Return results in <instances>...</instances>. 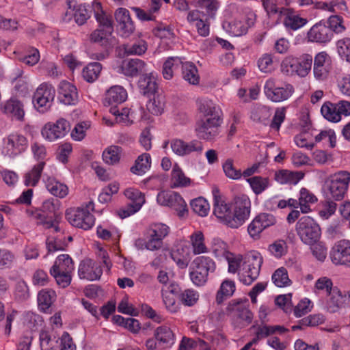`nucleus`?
Instances as JSON below:
<instances>
[{
  "mask_svg": "<svg viewBox=\"0 0 350 350\" xmlns=\"http://www.w3.org/2000/svg\"><path fill=\"white\" fill-rule=\"evenodd\" d=\"M225 175L230 179L239 180L242 177V172L237 169L234 165V160L231 158L227 159L222 165Z\"/></svg>",
  "mask_w": 350,
  "mask_h": 350,
  "instance_id": "obj_52",
  "label": "nucleus"
},
{
  "mask_svg": "<svg viewBox=\"0 0 350 350\" xmlns=\"http://www.w3.org/2000/svg\"><path fill=\"white\" fill-rule=\"evenodd\" d=\"M330 296L327 301V309L334 313L339 309L350 306V291L344 295L336 287L328 293Z\"/></svg>",
  "mask_w": 350,
  "mask_h": 350,
  "instance_id": "obj_22",
  "label": "nucleus"
},
{
  "mask_svg": "<svg viewBox=\"0 0 350 350\" xmlns=\"http://www.w3.org/2000/svg\"><path fill=\"white\" fill-rule=\"evenodd\" d=\"M234 211L232 213L231 228H237L247 220L250 214L251 202L246 195L237 196L234 199Z\"/></svg>",
  "mask_w": 350,
  "mask_h": 350,
  "instance_id": "obj_12",
  "label": "nucleus"
},
{
  "mask_svg": "<svg viewBox=\"0 0 350 350\" xmlns=\"http://www.w3.org/2000/svg\"><path fill=\"white\" fill-rule=\"evenodd\" d=\"M146 64L138 58L124 60L120 66L122 72L126 77H134L146 71Z\"/></svg>",
  "mask_w": 350,
  "mask_h": 350,
  "instance_id": "obj_23",
  "label": "nucleus"
},
{
  "mask_svg": "<svg viewBox=\"0 0 350 350\" xmlns=\"http://www.w3.org/2000/svg\"><path fill=\"white\" fill-rule=\"evenodd\" d=\"M5 154L10 157H13L25 150L27 140L23 135L12 133L5 139Z\"/></svg>",
  "mask_w": 350,
  "mask_h": 350,
  "instance_id": "obj_19",
  "label": "nucleus"
},
{
  "mask_svg": "<svg viewBox=\"0 0 350 350\" xmlns=\"http://www.w3.org/2000/svg\"><path fill=\"white\" fill-rule=\"evenodd\" d=\"M192 271L189 275L192 282L198 286H204L208 280V273L215 270L213 260L207 256H198L192 262Z\"/></svg>",
  "mask_w": 350,
  "mask_h": 350,
  "instance_id": "obj_7",
  "label": "nucleus"
},
{
  "mask_svg": "<svg viewBox=\"0 0 350 350\" xmlns=\"http://www.w3.org/2000/svg\"><path fill=\"white\" fill-rule=\"evenodd\" d=\"M94 211V202L90 201L85 207L81 206L76 209L67 210L66 217L68 222L73 226L83 230L90 229L94 224V217L90 213Z\"/></svg>",
  "mask_w": 350,
  "mask_h": 350,
  "instance_id": "obj_8",
  "label": "nucleus"
},
{
  "mask_svg": "<svg viewBox=\"0 0 350 350\" xmlns=\"http://www.w3.org/2000/svg\"><path fill=\"white\" fill-rule=\"evenodd\" d=\"M262 4L269 15L278 14L280 16H282V15H288L289 13L288 8L278 7L276 0H262Z\"/></svg>",
  "mask_w": 350,
  "mask_h": 350,
  "instance_id": "obj_49",
  "label": "nucleus"
},
{
  "mask_svg": "<svg viewBox=\"0 0 350 350\" xmlns=\"http://www.w3.org/2000/svg\"><path fill=\"white\" fill-rule=\"evenodd\" d=\"M157 200L159 204L173 208L180 217L185 216L188 212L185 201L176 192H159L157 195Z\"/></svg>",
  "mask_w": 350,
  "mask_h": 350,
  "instance_id": "obj_11",
  "label": "nucleus"
},
{
  "mask_svg": "<svg viewBox=\"0 0 350 350\" xmlns=\"http://www.w3.org/2000/svg\"><path fill=\"white\" fill-rule=\"evenodd\" d=\"M281 70L283 73L288 75H297V57L293 56L286 57L281 63Z\"/></svg>",
  "mask_w": 350,
  "mask_h": 350,
  "instance_id": "obj_56",
  "label": "nucleus"
},
{
  "mask_svg": "<svg viewBox=\"0 0 350 350\" xmlns=\"http://www.w3.org/2000/svg\"><path fill=\"white\" fill-rule=\"evenodd\" d=\"M171 180L173 185L172 187H187L190 185L191 182V179L185 176L177 163H175L173 166Z\"/></svg>",
  "mask_w": 350,
  "mask_h": 350,
  "instance_id": "obj_35",
  "label": "nucleus"
},
{
  "mask_svg": "<svg viewBox=\"0 0 350 350\" xmlns=\"http://www.w3.org/2000/svg\"><path fill=\"white\" fill-rule=\"evenodd\" d=\"M332 36V29L321 23L314 25L308 32V37L312 41L320 43L330 41Z\"/></svg>",
  "mask_w": 350,
  "mask_h": 350,
  "instance_id": "obj_24",
  "label": "nucleus"
},
{
  "mask_svg": "<svg viewBox=\"0 0 350 350\" xmlns=\"http://www.w3.org/2000/svg\"><path fill=\"white\" fill-rule=\"evenodd\" d=\"M198 109L203 117L196 123V135L199 139L212 141L219 133V127L222 122L221 111L210 100H200Z\"/></svg>",
  "mask_w": 350,
  "mask_h": 350,
  "instance_id": "obj_1",
  "label": "nucleus"
},
{
  "mask_svg": "<svg viewBox=\"0 0 350 350\" xmlns=\"http://www.w3.org/2000/svg\"><path fill=\"white\" fill-rule=\"evenodd\" d=\"M70 125L64 118H59L55 122L46 123L41 130L42 136L49 142H55L64 137L70 131Z\"/></svg>",
  "mask_w": 350,
  "mask_h": 350,
  "instance_id": "obj_10",
  "label": "nucleus"
},
{
  "mask_svg": "<svg viewBox=\"0 0 350 350\" xmlns=\"http://www.w3.org/2000/svg\"><path fill=\"white\" fill-rule=\"evenodd\" d=\"M56 299V293L52 289H42L38 294L39 308L44 312H47Z\"/></svg>",
  "mask_w": 350,
  "mask_h": 350,
  "instance_id": "obj_32",
  "label": "nucleus"
},
{
  "mask_svg": "<svg viewBox=\"0 0 350 350\" xmlns=\"http://www.w3.org/2000/svg\"><path fill=\"white\" fill-rule=\"evenodd\" d=\"M138 86L141 94L148 97L154 95L157 90L156 80L152 74L142 75L139 79Z\"/></svg>",
  "mask_w": 350,
  "mask_h": 350,
  "instance_id": "obj_30",
  "label": "nucleus"
},
{
  "mask_svg": "<svg viewBox=\"0 0 350 350\" xmlns=\"http://www.w3.org/2000/svg\"><path fill=\"white\" fill-rule=\"evenodd\" d=\"M287 245L284 240L275 241L269 246L270 252L277 258H280L286 253Z\"/></svg>",
  "mask_w": 350,
  "mask_h": 350,
  "instance_id": "obj_62",
  "label": "nucleus"
},
{
  "mask_svg": "<svg viewBox=\"0 0 350 350\" xmlns=\"http://www.w3.org/2000/svg\"><path fill=\"white\" fill-rule=\"evenodd\" d=\"M44 165L45 163L44 161H41L34 165L31 171L25 174L24 182L26 186L34 187L37 185L40 180Z\"/></svg>",
  "mask_w": 350,
  "mask_h": 350,
  "instance_id": "obj_43",
  "label": "nucleus"
},
{
  "mask_svg": "<svg viewBox=\"0 0 350 350\" xmlns=\"http://www.w3.org/2000/svg\"><path fill=\"white\" fill-rule=\"evenodd\" d=\"M169 227L161 223L153 224L148 231V240L146 249L149 250H157L159 249L163 243V239L168 234Z\"/></svg>",
  "mask_w": 350,
  "mask_h": 350,
  "instance_id": "obj_16",
  "label": "nucleus"
},
{
  "mask_svg": "<svg viewBox=\"0 0 350 350\" xmlns=\"http://www.w3.org/2000/svg\"><path fill=\"white\" fill-rule=\"evenodd\" d=\"M190 238L195 254L206 252V247L204 243V235L202 232H195L191 235Z\"/></svg>",
  "mask_w": 350,
  "mask_h": 350,
  "instance_id": "obj_54",
  "label": "nucleus"
},
{
  "mask_svg": "<svg viewBox=\"0 0 350 350\" xmlns=\"http://www.w3.org/2000/svg\"><path fill=\"white\" fill-rule=\"evenodd\" d=\"M215 246L214 247V252L219 254H226V258L228 262V271L230 273H236L241 267L243 262V257L238 256L235 258H230L229 255L232 254L226 250V244L219 240L215 241Z\"/></svg>",
  "mask_w": 350,
  "mask_h": 350,
  "instance_id": "obj_25",
  "label": "nucleus"
},
{
  "mask_svg": "<svg viewBox=\"0 0 350 350\" xmlns=\"http://www.w3.org/2000/svg\"><path fill=\"white\" fill-rule=\"evenodd\" d=\"M102 273L100 266L91 259L83 260L79 264L78 275L80 279L93 281L100 279Z\"/></svg>",
  "mask_w": 350,
  "mask_h": 350,
  "instance_id": "obj_20",
  "label": "nucleus"
},
{
  "mask_svg": "<svg viewBox=\"0 0 350 350\" xmlns=\"http://www.w3.org/2000/svg\"><path fill=\"white\" fill-rule=\"evenodd\" d=\"M295 231L301 242L308 245L317 243L321 234L319 225L310 216H303L299 219L295 225Z\"/></svg>",
  "mask_w": 350,
  "mask_h": 350,
  "instance_id": "obj_3",
  "label": "nucleus"
},
{
  "mask_svg": "<svg viewBox=\"0 0 350 350\" xmlns=\"http://www.w3.org/2000/svg\"><path fill=\"white\" fill-rule=\"evenodd\" d=\"M272 280L275 285L278 287L287 286L291 283L288 278L287 270L284 267H280L275 271L272 275Z\"/></svg>",
  "mask_w": 350,
  "mask_h": 350,
  "instance_id": "obj_53",
  "label": "nucleus"
},
{
  "mask_svg": "<svg viewBox=\"0 0 350 350\" xmlns=\"http://www.w3.org/2000/svg\"><path fill=\"white\" fill-rule=\"evenodd\" d=\"M165 98L162 95H154V98L150 99L147 103V109L152 114L155 116L161 115L164 110Z\"/></svg>",
  "mask_w": 350,
  "mask_h": 350,
  "instance_id": "obj_48",
  "label": "nucleus"
},
{
  "mask_svg": "<svg viewBox=\"0 0 350 350\" xmlns=\"http://www.w3.org/2000/svg\"><path fill=\"white\" fill-rule=\"evenodd\" d=\"M270 116L269 110L266 107H257L253 110L251 114V118L257 122L267 124V121Z\"/></svg>",
  "mask_w": 350,
  "mask_h": 350,
  "instance_id": "obj_61",
  "label": "nucleus"
},
{
  "mask_svg": "<svg viewBox=\"0 0 350 350\" xmlns=\"http://www.w3.org/2000/svg\"><path fill=\"white\" fill-rule=\"evenodd\" d=\"M125 196L132 200L135 203V207L140 208L142 204L145 202L144 195L137 189H127L124 191Z\"/></svg>",
  "mask_w": 350,
  "mask_h": 350,
  "instance_id": "obj_58",
  "label": "nucleus"
},
{
  "mask_svg": "<svg viewBox=\"0 0 350 350\" xmlns=\"http://www.w3.org/2000/svg\"><path fill=\"white\" fill-rule=\"evenodd\" d=\"M262 263V258L258 253L247 254L239 271L240 281L245 285H250L258 277Z\"/></svg>",
  "mask_w": 350,
  "mask_h": 350,
  "instance_id": "obj_5",
  "label": "nucleus"
},
{
  "mask_svg": "<svg viewBox=\"0 0 350 350\" xmlns=\"http://www.w3.org/2000/svg\"><path fill=\"white\" fill-rule=\"evenodd\" d=\"M291 10H289V13L288 15H284L286 16L284 24L286 27H290L293 30H296L302 26H304L306 23V20L301 18L298 16H291Z\"/></svg>",
  "mask_w": 350,
  "mask_h": 350,
  "instance_id": "obj_63",
  "label": "nucleus"
},
{
  "mask_svg": "<svg viewBox=\"0 0 350 350\" xmlns=\"http://www.w3.org/2000/svg\"><path fill=\"white\" fill-rule=\"evenodd\" d=\"M304 175L305 174L301 171L280 170L275 172L274 179L282 185H296L304 177Z\"/></svg>",
  "mask_w": 350,
  "mask_h": 350,
  "instance_id": "obj_26",
  "label": "nucleus"
},
{
  "mask_svg": "<svg viewBox=\"0 0 350 350\" xmlns=\"http://www.w3.org/2000/svg\"><path fill=\"white\" fill-rule=\"evenodd\" d=\"M183 78L190 84L196 85L199 83L200 77L196 66L191 62L182 64Z\"/></svg>",
  "mask_w": 350,
  "mask_h": 350,
  "instance_id": "obj_38",
  "label": "nucleus"
},
{
  "mask_svg": "<svg viewBox=\"0 0 350 350\" xmlns=\"http://www.w3.org/2000/svg\"><path fill=\"white\" fill-rule=\"evenodd\" d=\"M170 147L172 152L179 157H186L192 153L201 154L204 150L202 142L198 139L187 142L181 139H172L170 141Z\"/></svg>",
  "mask_w": 350,
  "mask_h": 350,
  "instance_id": "obj_14",
  "label": "nucleus"
},
{
  "mask_svg": "<svg viewBox=\"0 0 350 350\" xmlns=\"http://www.w3.org/2000/svg\"><path fill=\"white\" fill-rule=\"evenodd\" d=\"M321 112L323 116L330 122H338L341 119L336 105L331 102H325L321 107Z\"/></svg>",
  "mask_w": 350,
  "mask_h": 350,
  "instance_id": "obj_47",
  "label": "nucleus"
},
{
  "mask_svg": "<svg viewBox=\"0 0 350 350\" xmlns=\"http://www.w3.org/2000/svg\"><path fill=\"white\" fill-rule=\"evenodd\" d=\"M313 58L310 54H302L297 58V75L304 77L310 72Z\"/></svg>",
  "mask_w": 350,
  "mask_h": 350,
  "instance_id": "obj_44",
  "label": "nucleus"
},
{
  "mask_svg": "<svg viewBox=\"0 0 350 350\" xmlns=\"http://www.w3.org/2000/svg\"><path fill=\"white\" fill-rule=\"evenodd\" d=\"M55 95V88L49 83L40 84L33 96L35 108L41 113L46 112L51 108Z\"/></svg>",
  "mask_w": 350,
  "mask_h": 350,
  "instance_id": "obj_9",
  "label": "nucleus"
},
{
  "mask_svg": "<svg viewBox=\"0 0 350 350\" xmlns=\"http://www.w3.org/2000/svg\"><path fill=\"white\" fill-rule=\"evenodd\" d=\"M3 111L7 114L12 115L18 120L22 121L24 119L23 103L16 98H11L6 101L3 106Z\"/></svg>",
  "mask_w": 350,
  "mask_h": 350,
  "instance_id": "obj_28",
  "label": "nucleus"
},
{
  "mask_svg": "<svg viewBox=\"0 0 350 350\" xmlns=\"http://www.w3.org/2000/svg\"><path fill=\"white\" fill-rule=\"evenodd\" d=\"M199 295L197 291L192 289H186L180 295L181 302L188 306L194 305L198 300Z\"/></svg>",
  "mask_w": 350,
  "mask_h": 350,
  "instance_id": "obj_60",
  "label": "nucleus"
},
{
  "mask_svg": "<svg viewBox=\"0 0 350 350\" xmlns=\"http://www.w3.org/2000/svg\"><path fill=\"white\" fill-rule=\"evenodd\" d=\"M214 215L224 224L231 228L232 221V212L230 206L226 202L224 196H221L218 190L213 191Z\"/></svg>",
  "mask_w": 350,
  "mask_h": 350,
  "instance_id": "obj_15",
  "label": "nucleus"
},
{
  "mask_svg": "<svg viewBox=\"0 0 350 350\" xmlns=\"http://www.w3.org/2000/svg\"><path fill=\"white\" fill-rule=\"evenodd\" d=\"M190 206L194 213L202 217L207 215L210 208L209 204L202 197L192 200Z\"/></svg>",
  "mask_w": 350,
  "mask_h": 350,
  "instance_id": "obj_50",
  "label": "nucleus"
},
{
  "mask_svg": "<svg viewBox=\"0 0 350 350\" xmlns=\"http://www.w3.org/2000/svg\"><path fill=\"white\" fill-rule=\"evenodd\" d=\"M92 10L99 26L90 34V41L98 43L106 49L114 46L116 44V40L112 35L113 27L111 16L104 12L99 2L94 1L92 4Z\"/></svg>",
  "mask_w": 350,
  "mask_h": 350,
  "instance_id": "obj_2",
  "label": "nucleus"
},
{
  "mask_svg": "<svg viewBox=\"0 0 350 350\" xmlns=\"http://www.w3.org/2000/svg\"><path fill=\"white\" fill-rule=\"evenodd\" d=\"M154 336L159 343L166 345L167 347H171L174 343V334L167 326L157 327L154 331Z\"/></svg>",
  "mask_w": 350,
  "mask_h": 350,
  "instance_id": "obj_36",
  "label": "nucleus"
},
{
  "mask_svg": "<svg viewBox=\"0 0 350 350\" xmlns=\"http://www.w3.org/2000/svg\"><path fill=\"white\" fill-rule=\"evenodd\" d=\"M74 270V264L68 254H61L55 260L50 272L61 271V273H72Z\"/></svg>",
  "mask_w": 350,
  "mask_h": 350,
  "instance_id": "obj_33",
  "label": "nucleus"
},
{
  "mask_svg": "<svg viewBox=\"0 0 350 350\" xmlns=\"http://www.w3.org/2000/svg\"><path fill=\"white\" fill-rule=\"evenodd\" d=\"M122 148L118 146H111L103 152L104 162L109 165H115L119 163Z\"/></svg>",
  "mask_w": 350,
  "mask_h": 350,
  "instance_id": "obj_45",
  "label": "nucleus"
},
{
  "mask_svg": "<svg viewBox=\"0 0 350 350\" xmlns=\"http://www.w3.org/2000/svg\"><path fill=\"white\" fill-rule=\"evenodd\" d=\"M48 191L56 197L63 198L68 193V188L65 185L53 178H49L46 183Z\"/></svg>",
  "mask_w": 350,
  "mask_h": 350,
  "instance_id": "obj_39",
  "label": "nucleus"
},
{
  "mask_svg": "<svg viewBox=\"0 0 350 350\" xmlns=\"http://www.w3.org/2000/svg\"><path fill=\"white\" fill-rule=\"evenodd\" d=\"M256 195L262 193L269 186V179L267 177L255 176L246 179Z\"/></svg>",
  "mask_w": 350,
  "mask_h": 350,
  "instance_id": "obj_40",
  "label": "nucleus"
},
{
  "mask_svg": "<svg viewBox=\"0 0 350 350\" xmlns=\"http://www.w3.org/2000/svg\"><path fill=\"white\" fill-rule=\"evenodd\" d=\"M338 54L350 62V38H344L337 42Z\"/></svg>",
  "mask_w": 350,
  "mask_h": 350,
  "instance_id": "obj_64",
  "label": "nucleus"
},
{
  "mask_svg": "<svg viewBox=\"0 0 350 350\" xmlns=\"http://www.w3.org/2000/svg\"><path fill=\"white\" fill-rule=\"evenodd\" d=\"M151 165L150 155L144 153L138 157L135 161V165L131 167V171L135 174L141 175L144 174Z\"/></svg>",
  "mask_w": 350,
  "mask_h": 350,
  "instance_id": "obj_42",
  "label": "nucleus"
},
{
  "mask_svg": "<svg viewBox=\"0 0 350 350\" xmlns=\"http://www.w3.org/2000/svg\"><path fill=\"white\" fill-rule=\"evenodd\" d=\"M181 62L178 57H169L163 64V75L165 79H171L173 77V69Z\"/></svg>",
  "mask_w": 350,
  "mask_h": 350,
  "instance_id": "obj_59",
  "label": "nucleus"
},
{
  "mask_svg": "<svg viewBox=\"0 0 350 350\" xmlns=\"http://www.w3.org/2000/svg\"><path fill=\"white\" fill-rule=\"evenodd\" d=\"M329 256L334 264L348 266L350 262V241L343 239L336 242Z\"/></svg>",
  "mask_w": 350,
  "mask_h": 350,
  "instance_id": "obj_17",
  "label": "nucleus"
},
{
  "mask_svg": "<svg viewBox=\"0 0 350 350\" xmlns=\"http://www.w3.org/2000/svg\"><path fill=\"white\" fill-rule=\"evenodd\" d=\"M349 182L350 173L347 171H340L330 176L325 183L327 197L335 200H342Z\"/></svg>",
  "mask_w": 350,
  "mask_h": 350,
  "instance_id": "obj_4",
  "label": "nucleus"
},
{
  "mask_svg": "<svg viewBox=\"0 0 350 350\" xmlns=\"http://www.w3.org/2000/svg\"><path fill=\"white\" fill-rule=\"evenodd\" d=\"M29 289L27 283L23 280L18 281L14 286V297L17 301L23 302L29 299Z\"/></svg>",
  "mask_w": 350,
  "mask_h": 350,
  "instance_id": "obj_51",
  "label": "nucleus"
},
{
  "mask_svg": "<svg viewBox=\"0 0 350 350\" xmlns=\"http://www.w3.org/2000/svg\"><path fill=\"white\" fill-rule=\"evenodd\" d=\"M299 198L301 211L303 213H309L311 209L308 204L314 203L317 201L316 196L306 188H301Z\"/></svg>",
  "mask_w": 350,
  "mask_h": 350,
  "instance_id": "obj_46",
  "label": "nucleus"
},
{
  "mask_svg": "<svg viewBox=\"0 0 350 350\" xmlns=\"http://www.w3.org/2000/svg\"><path fill=\"white\" fill-rule=\"evenodd\" d=\"M172 258L177 265L184 269L187 267L189 260V247L187 245L180 244L170 253Z\"/></svg>",
  "mask_w": 350,
  "mask_h": 350,
  "instance_id": "obj_31",
  "label": "nucleus"
},
{
  "mask_svg": "<svg viewBox=\"0 0 350 350\" xmlns=\"http://www.w3.org/2000/svg\"><path fill=\"white\" fill-rule=\"evenodd\" d=\"M91 10H88L85 5H79L73 13H70V18L73 16L75 22L79 25H83L90 17Z\"/></svg>",
  "mask_w": 350,
  "mask_h": 350,
  "instance_id": "obj_55",
  "label": "nucleus"
},
{
  "mask_svg": "<svg viewBox=\"0 0 350 350\" xmlns=\"http://www.w3.org/2000/svg\"><path fill=\"white\" fill-rule=\"evenodd\" d=\"M247 298L231 300L226 308L228 314L238 327H244L252 323L253 314L247 308Z\"/></svg>",
  "mask_w": 350,
  "mask_h": 350,
  "instance_id": "obj_6",
  "label": "nucleus"
},
{
  "mask_svg": "<svg viewBox=\"0 0 350 350\" xmlns=\"http://www.w3.org/2000/svg\"><path fill=\"white\" fill-rule=\"evenodd\" d=\"M27 213L36 220L37 225H41L46 229L54 228L55 232L59 231V228L54 224L52 215H46L40 208L36 210H27Z\"/></svg>",
  "mask_w": 350,
  "mask_h": 350,
  "instance_id": "obj_29",
  "label": "nucleus"
},
{
  "mask_svg": "<svg viewBox=\"0 0 350 350\" xmlns=\"http://www.w3.org/2000/svg\"><path fill=\"white\" fill-rule=\"evenodd\" d=\"M235 289V284L232 280H225L223 281L216 295L217 304H221L224 300L232 296Z\"/></svg>",
  "mask_w": 350,
  "mask_h": 350,
  "instance_id": "obj_34",
  "label": "nucleus"
},
{
  "mask_svg": "<svg viewBox=\"0 0 350 350\" xmlns=\"http://www.w3.org/2000/svg\"><path fill=\"white\" fill-rule=\"evenodd\" d=\"M102 70V65L98 62H92L88 64L82 71L83 79L88 83H92L96 81Z\"/></svg>",
  "mask_w": 350,
  "mask_h": 350,
  "instance_id": "obj_41",
  "label": "nucleus"
},
{
  "mask_svg": "<svg viewBox=\"0 0 350 350\" xmlns=\"http://www.w3.org/2000/svg\"><path fill=\"white\" fill-rule=\"evenodd\" d=\"M148 46L144 40L131 44H124L120 46L124 55H142L147 51Z\"/></svg>",
  "mask_w": 350,
  "mask_h": 350,
  "instance_id": "obj_37",
  "label": "nucleus"
},
{
  "mask_svg": "<svg viewBox=\"0 0 350 350\" xmlns=\"http://www.w3.org/2000/svg\"><path fill=\"white\" fill-rule=\"evenodd\" d=\"M331 57L326 52L317 53L314 58L313 72L317 80L327 79L330 70Z\"/></svg>",
  "mask_w": 350,
  "mask_h": 350,
  "instance_id": "obj_18",
  "label": "nucleus"
},
{
  "mask_svg": "<svg viewBox=\"0 0 350 350\" xmlns=\"http://www.w3.org/2000/svg\"><path fill=\"white\" fill-rule=\"evenodd\" d=\"M58 99L66 105H74L78 101L77 89L72 83L62 81L58 85Z\"/></svg>",
  "mask_w": 350,
  "mask_h": 350,
  "instance_id": "obj_21",
  "label": "nucleus"
},
{
  "mask_svg": "<svg viewBox=\"0 0 350 350\" xmlns=\"http://www.w3.org/2000/svg\"><path fill=\"white\" fill-rule=\"evenodd\" d=\"M59 200L51 198L44 201L40 209L46 215H52L53 218L57 216L56 211L59 208Z\"/></svg>",
  "mask_w": 350,
  "mask_h": 350,
  "instance_id": "obj_57",
  "label": "nucleus"
},
{
  "mask_svg": "<svg viewBox=\"0 0 350 350\" xmlns=\"http://www.w3.org/2000/svg\"><path fill=\"white\" fill-rule=\"evenodd\" d=\"M127 98V92L123 87L114 85L110 88L105 94V105L117 106Z\"/></svg>",
  "mask_w": 350,
  "mask_h": 350,
  "instance_id": "obj_27",
  "label": "nucleus"
},
{
  "mask_svg": "<svg viewBox=\"0 0 350 350\" xmlns=\"http://www.w3.org/2000/svg\"><path fill=\"white\" fill-rule=\"evenodd\" d=\"M294 88L289 83L283 87H276L274 79H269L265 84L264 92L266 96L273 102H281L287 100L293 93Z\"/></svg>",
  "mask_w": 350,
  "mask_h": 350,
  "instance_id": "obj_13",
  "label": "nucleus"
}]
</instances>
